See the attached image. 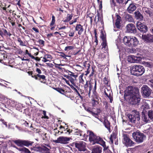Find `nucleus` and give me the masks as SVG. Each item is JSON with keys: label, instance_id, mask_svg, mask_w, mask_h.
I'll return each mask as SVG.
<instances>
[{"label": "nucleus", "instance_id": "obj_20", "mask_svg": "<svg viewBox=\"0 0 153 153\" xmlns=\"http://www.w3.org/2000/svg\"><path fill=\"white\" fill-rule=\"evenodd\" d=\"M12 34L9 31H8L6 29L0 28V38L1 37H3L4 36L10 37Z\"/></svg>", "mask_w": 153, "mask_h": 153}, {"label": "nucleus", "instance_id": "obj_27", "mask_svg": "<svg viewBox=\"0 0 153 153\" xmlns=\"http://www.w3.org/2000/svg\"><path fill=\"white\" fill-rule=\"evenodd\" d=\"M111 91L110 90H108L107 88H105L104 89V93L106 96L108 97L110 101V102L112 103L113 100V97L111 96Z\"/></svg>", "mask_w": 153, "mask_h": 153}, {"label": "nucleus", "instance_id": "obj_36", "mask_svg": "<svg viewBox=\"0 0 153 153\" xmlns=\"http://www.w3.org/2000/svg\"><path fill=\"white\" fill-rule=\"evenodd\" d=\"M92 132V131L90 130H88L87 132L84 134H82L83 137L84 139H87V138L89 137V138L90 137V134H91Z\"/></svg>", "mask_w": 153, "mask_h": 153}, {"label": "nucleus", "instance_id": "obj_37", "mask_svg": "<svg viewBox=\"0 0 153 153\" xmlns=\"http://www.w3.org/2000/svg\"><path fill=\"white\" fill-rule=\"evenodd\" d=\"M8 21L10 23L13 27H14L16 25V19H14L13 17H9L8 18Z\"/></svg>", "mask_w": 153, "mask_h": 153}, {"label": "nucleus", "instance_id": "obj_26", "mask_svg": "<svg viewBox=\"0 0 153 153\" xmlns=\"http://www.w3.org/2000/svg\"><path fill=\"white\" fill-rule=\"evenodd\" d=\"M102 147L99 146H94L92 148L91 153H102Z\"/></svg>", "mask_w": 153, "mask_h": 153}, {"label": "nucleus", "instance_id": "obj_12", "mask_svg": "<svg viewBox=\"0 0 153 153\" xmlns=\"http://www.w3.org/2000/svg\"><path fill=\"white\" fill-rule=\"evenodd\" d=\"M45 146L43 145L41 146L37 147L36 149L40 152L42 153H52L51 152V146L48 144H45Z\"/></svg>", "mask_w": 153, "mask_h": 153}, {"label": "nucleus", "instance_id": "obj_17", "mask_svg": "<svg viewBox=\"0 0 153 153\" xmlns=\"http://www.w3.org/2000/svg\"><path fill=\"white\" fill-rule=\"evenodd\" d=\"M136 27L138 30L141 32L146 33L148 31V28L147 26L140 22H137Z\"/></svg>", "mask_w": 153, "mask_h": 153}, {"label": "nucleus", "instance_id": "obj_40", "mask_svg": "<svg viewBox=\"0 0 153 153\" xmlns=\"http://www.w3.org/2000/svg\"><path fill=\"white\" fill-rule=\"evenodd\" d=\"M73 15L72 14H68L67 15V16L66 18V19L63 20V21L64 22H68L71 20L73 17Z\"/></svg>", "mask_w": 153, "mask_h": 153}, {"label": "nucleus", "instance_id": "obj_57", "mask_svg": "<svg viewBox=\"0 0 153 153\" xmlns=\"http://www.w3.org/2000/svg\"><path fill=\"white\" fill-rule=\"evenodd\" d=\"M74 48V46H68L66 47L64 49L65 51H68L70 50H72Z\"/></svg>", "mask_w": 153, "mask_h": 153}, {"label": "nucleus", "instance_id": "obj_48", "mask_svg": "<svg viewBox=\"0 0 153 153\" xmlns=\"http://www.w3.org/2000/svg\"><path fill=\"white\" fill-rule=\"evenodd\" d=\"M84 76L83 74H81L79 76V83H82L83 84H84V83L85 82L83 79V77Z\"/></svg>", "mask_w": 153, "mask_h": 153}, {"label": "nucleus", "instance_id": "obj_23", "mask_svg": "<svg viewBox=\"0 0 153 153\" xmlns=\"http://www.w3.org/2000/svg\"><path fill=\"white\" fill-rule=\"evenodd\" d=\"M136 4L132 2L130 4L127 8V10L128 13H131L136 10Z\"/></svg>", "mask_w": 153, "mask_h": 153}, {"label": "nucleus", "instance_id": "obj_33", "mask_svg": "<svg viewBox=\"0 0 153 153\" xmlns=\"http://www.w3.org/2000/svg\"><path fill=\"white\" fill-rule=\"evenodd\" d=\"M94 109H93V113L92 115L95 117L97 118L99 114L101 113V111L100 109L99 108H97L96 111H94Z\"/></svg>", "mask_w": 153, "mask_h": 153}, {"label": "nucleus", "instance_id": "obj_51", "mask_svg": "<svg viewBox=\"0 0 153 153\" xmlns=\"http://www.w3.org/2000/svg\"><path fill=\"white\" fill-rule=\"evenodd\" d=\"M94 16V15L93 14L89 13L88 15H87L86 17L87 18H89L90 20L91 24H92L93 22V19L92 17Z\"/></svg>", "mask_w": 153, "mask_h": 153}, {"label": "nucleus", "instance_id": "obj_61", "mask_svg": "<svg viewBox=\"0 0 153 153\" xmlns=\"http://www.w3.org/2000/svg\"><path fill=\"white\" fill-rule=\"evenodd\" d=\"M17 41L19 43L20 45L23 46H25V45H24V42L22 41L21 39L19 37H18L17 38Z\"/></svg>", "mask_w": 153, "mask_h": 153}, {"label": "nucleus", "instance_id": "obj_21", "mask_svg": "<svg viewBox=\"0 0 153 153\" xmlns=\"http://www.w3.org/2000/svg\"><path fill=\"white\" fill-rule=\"evenodd\" d=\"M141 122L142 123L146 124L150 121L147 113L143 111L141 115Z\"/></svg>", "mask_w": 153, "mask_h": 153}, {"label": "nucleus", "instance_id": "obj_45", "mask_svg": "<svg viewBox=\"0 0 153 153\" xmlns=\"http://www.w3.org/2000/svg\"><path fill=\"white\" fill-rule=\"evenodd\" d=\"M74 134L75 135H79V136H81L82 135L83 132V131L80 130L76 129L75 130Z\"/></svg>", "mask_w": 153, "mask_h": 153}, {"label": "nucleus", "instance_id": "obj_29", "mask_svg": "<svg viewBox=\"0 0 153 153\" xmlns=\"http://www.w3.org/2000/svg\"><path fill=\"white\" fill-rule=\"evenodd\" d=\"M135 18L137 19L143 20V16L141 13L139 11L137 10L134 13Z\"/></svg>", "mask_w": 153, "mask_h": 153}, {"label": "nucleus", "instance_id": "obj_5", "mask_svg": "<svg viewBox=\"0 0 153 153\" xmlns=\"http://www.w3.org/2000/svg\"><path fill=\"white\" fill-rule=\"evenodd\" d=\"M145 71L144 67L141 65H135L132 66L131 70V73L132 75L137 76L142 75Z\"/></svg>", "mask_w": 153, "mask_h": 153}, {"label": "nucleus", "instance_id": "obj_32", "mask_svg": "<svg viewBox=\"0 0 153 153\" xmlns=\"http://www.w3.org/2000/svg\"><path fill=\"white\" fill-rule=\"evenodd\" d=\"M9 59H11L10 58H7V56L4 58L2 63H3L5 65H8L13 67V65H11V63L10 62V60Z\"/></svg>", "mask_w": 153, "mask_h": 153}, {"label": "nucleus", "instance_id": "obj_53", "mask_svg": "<svg viewBox=\"0 0 153 153\" xmlns=\"http://www.w3.org/2000/svg\"><path fill=\"white\" fill-rule=\"evenodd\" d=\"M55 17L53 15L52 16V21L50 24V26H52L55 24Z\"/></svg>", "mask_w": 153, "mask_h": 153}, {"label": "nucleus", "instance_id": "obj_18", "mask_svg": "<svg viewBox=\"0 0 153 153\" xmlns=\"http://www.w3.org/2000/svg\"><path fill=\"white\" fill-rule=\"evenodd\" d=\"M151 32L153 34V29H151ZM142 37L143 40L147 42H153V35L150 34H143Z\"/></svg>", "mask_w": 153, "mask_h": 153}, {"label": "nucleus", "instance_id": "obj_55", "mask_svg": "<svg viewBox=\"0 0 153 153\" xmlns=\"http://www.w3.org/2000/svg\"><path fill=\"white\" fill-rule=\"evenodd\" d=\"M99 99H92V105L93 106H95L96 105L98 104Z\"/></svg>", "mask_w": 153, "mask_h": 153}, {"label": "nucleus", "instance_id": "obj_46", "mask_svg": "<svg viewBox=\"0 0 153 153\" xmlns=\"http://www.w3.org/2000/svg\"><path fill=\"white\" fill-rule=\"evenodd\" d=\"M147 114L150 120H153V111L152 110H149Z\"/></svg>", "mask_w": 153, "mask_h": 153}, {"label": "nucleus", "instance_id": "obj_63", "mask_svg": "<svg viewBox=\"0 0 153 153\" xmlns=\"http://www.w3.org/2000/svg\"><path fill=\"white\" fill-rule=\"evenodd\" d=\"M60 54V56L64 58H66V57L69 56H68L65 55L64 53L62 52H60L59 53Z\"/></svg>", "mask_w": 153, "mask_h": 153}, {"label": "nucleus", "instance_id": "obj_31", "mask_svg": "<svg viewBox=\"0 0 153 153\" xmlns=\"http://www.w3.org/2000/svg\"><path fill=\"white\" fill-rule=\"evenodd\" d=\"M104 124L106 128L110 132L111 130V123L107 119H105L104 121Z\"/></svg>", "mask_w": 153, "mask_h": 153}, {"label": "nucleus", "instance_id": "obj_44", "mask_svg": "<svg viewBox=\"0 0 153 153\" xmlns=\"http://www.w3.org/2000/svg\"><path fill=\"white\" fill-rule=\"evenodd\" d=\"M116 135L115 133H112V134L111 135L110 137V140L111 143H113V140L116 139Z\"/></svg>", "mask_w": 153, "mask_h": 153}, {"label": "nucleus", "instance_id": "obj_35", "mask_svg": "<svg viewBox=\"0 0 153 153\" xmlns=\"http://www.w3.org/2000/svg\"><path fill=\"white\" fill-rule=\"evenodd\" d=\"M100 37L102 41L107 40L105 33L103 31L102 29L101 31Z\"/></svg>", "mask_w": 153, "mask_h": 153}, {"label": "nucleus", "instance_id": "obj_11", "mask_svg": "<svg viewBox=\"0 0 153 153\" xmlns=\"http://www.w3.org/2000/svg\"><path fill=\"white\" fill-rule=\"evenodd\" d=\"M64 76L68 79L72 84H75V82L76 80V77L78 76V74H75V73L69 71L68 75H65Z\"/></svg>", "mask_w": 153, "mask_h": 153}, {"label": "nucleus", "instance_id": "obj_3", "mask_svg": "<svg viewBox=\"0 0 153 153\" xmlns=\"http://www.w3.org/2000/svg\"><path fill=\"white\" fill-rule=\"evenodd\" d=\"M132 111L134 114V115L128 114L127 115L129 121L132 123L140 124V118L139 112L136 110H133Z\"/></svg>", "mask_w": 153, "mask_h": 153}, {"label": "nucleus", "instance_id": "obj_56", "mask_svg": "<svg viewBox=\"0 0 153 153\" xmlns=\"http://www.w3.org/2000/svg\"><path fill=\"white\" fill-rule=\"evenodd\" d=\"M150 79L149 80V82L150 83L151 87L153 88V74H151Z\"/></svg>", "mask_w": 153, "mask_h": 153}, {"label": "nucleus", "instance_id": "obj_28", "mask_svg": "<svg viewBox=\"0 0 153 153\" xmlns=\"http://www.w3.org/2000/svg\"><path fill=\"white\" fill-rule=\"evenodd\" d=\"M97 88V81H95V84L93 91V98L92 99H99V98L98 94L96 92V90Z\"/></svg>", "mask_w": 153, "mask_h": 153}, {"label": "nucleus", "instance_id": "obj_7", "mask_svg": "<svg viewBox=\"0 0 153 153\" xmlns=\"http://www.w3.org/2000/svg\"><path fill=\"white\" fill-rule=\"evenodd\" d=\"M83 65L86 68L87 67V71H86V73L85 74L87 75L88 74H89L91 71V74L90 75V76H95L97 74V72L96 71L97 68L96 66L93 65L90 67V65L89 63H87L86 62H83Z\"/></svg>", "mask_w": 153, "mask_h": 153}, {"label": "nucleus", "instance_id": "obj_34", "mask_svg": "<svg viewBox=\"0 0 153 153\" xmlns=\"http://www.w3.org/2000/svg\"><path fill=\"white\" fill-rule=\"evenodd\" d=\"M103 145H102L101 146L103 148V150L104 152L105 153H111V151L108 149L109 146H106L105 142V141L104 143H103Z\"/></svg>", "mask_w": 153, "mask_h": 153}, {"label": "nucleus", "instance_id": "obj_64", "mask_svg": "<svg viewBox=\"0 0 153 153\" xmlns=\"http://www.w3.org/2000/svg\"><path fill=\"white\" fill-rule=\"evenodd\" d=\"M37 42L39 43V44L42 45V46H44V45L45 41L42 39H39L38 41Z\"/></svg>", "mask_w": 153, "mask_h": 153}, {"label": "nucleus", "instance_id": "obj_47", "mask_svg": "<svg viewBox=\"0 0 153 153\" xmlns=\"http://www.w3.org/2000/svg\"><path fill=\"white\" fill-rule=\"evenodd\" d=\"M134 63H139L141 61V58L134 56Z\"/></svg>", "mask_w": 153, "mask_h": 153}, {"label": "nucleus", "instance_id": "obj_16", "mask_svg": "<svg viewBox=\"0 0 153 153\" xmlns=\"http://www.w3.org/2000/svg\"><path fill=\"white\" fill-rule=\"evenodd\" d=\"M70 140L69 137L63 136L59 137L56 140H54L53 142L56 143L66 144L68 143V142Z\"/></svg>", "mask_w": 153, "mask_h": 153}, {"label": "nucleus", "instance_id": "obj_4", "mask_svg": "<svg viewBox=\"0 0 153 153\" xmlns=\"http://www.w3.org/2000/svg\"><path fill=\"white\" fill-rule=\"evenodd\" d=\"M89 138V140L90 142L93 145L95 144H98L101 145H103V143H104L105 141L100 136H97L92 131L91 134Z\"/></svg>", "mask_w": 153, "mask_h": 153}, {"label": "nucleus", "instance_id": "obj_62", "mask_svg": "<svg viewBox=\"0 0 153 153\" xmlns=\"http://www.w3.org/2000/svg\"><path fill=\"white\" fill-rule=\"evenodd\" d=\"M88 81L86 80L85 82L84 83V88L86 90L88 91Z\"/></svg>", "mask_w": 153, "mask_h": 153}, {"label": "nucleus", "instance_id": "obj_2", "mask_svg": "<svg viewBox=\"0 0 153 153\" xmlns=\"http://www.w3.org/2000/svg\"><path fill=\"white\" fill-rule=\"evenodd\" d=\"M123 42L125 45L130 47L136 46L139 43L137 39L134 36H125Z\"/></svg>", "mask_w": 153, "mask_h": 153}, {"label": "nucleus", "instance_id": "obj_52", "mask_svg": "<svg viewBox=\"0 0 153 153\" xmlns=\"http://www.w3.org/2000/svg\"><path fill=\"white\" fill-rule=\"evenodd\" d=\"M144 65L146 67H148L149 68H151L153 66L152 65L151 62H145L144 64Z\"/></svg>", "mask_w": 153, "mask_h": 153}, {"label": "nucleus", "instance_id": "obj_8", "mask_svg": "<svg viewBox=\"0 0 153 153\" xmlns=\"http://www.w3.org/2000/svg\"><path fill=\"white\" fill-rule=\"evenodd\" d=\"M132 136L135 141L138 143L143 142L144 138L146 137L144 134L140 131L134 132L132 133Z\"/></svg>", "mask_w": 153, "mask_h": 153}, {"label": "nucleus", "instance_id": "obj_43", "mask_svg": "<svg viewBox=\"0 0 153 153\" xmlns=\"http://www.w3.org/2000/svg\"><path fill=\"white\" fill-rule=\"evenodd\" d=\"M101 45L102 46V49H107L108 48L107 43V40L102 41V42Z\"/></svg>", "mask_w": 153, "mask_h": 153}, {"label": "nucleus", "instance_id": "obj_24", "mask_svg": "<svg viewBox=\"0 0 153 153\" xmlns=\"http://www.w3.org/2000/svg\"><path fill=\"white\" fill-rule=\"evenodd\" d=\"M32 77L36 80H39L41 82L45 83V82H43L44 80H46V77L44 75H41L40 74H37L36 75H34L33 76H32Z\"/></svg>", "mask_w": 153, "mask_h": 153}, {"label": "nucleus", "instance_id": "obj_42", "mask_svg": "<svg viewBox=\"0 0 153 153\" xmlns=\"http://www.w3.org/2000/svg\"><path fill=\"white\" fill-rule=\"evenodd\" d=\"M7 55L4 53L0 52V62L2 63L3 60L7 56Z\"/></svg>", "mask_w": 153, "mask_h": 153}, {"label": "nucleus", "instance_id": "obj_15", "mask_svg": "<svg viewBox=\"0 0 153 153\" xmlns=\"http://www.w3.org/2000/svg\"><path fill=\"white\" fill-rule=\"evenodd\" d=\"M75 147L80 152L85 151L86 150L85 143L83 141H79L74 143Z\"/></svg>", "mask_w": 153, "mask_h": 153}, {"label": "nucleus", "instance_id": "obj_39", "mask_svg": "<svg viewBox=\"0 0 153 153\" xmlns=\"http://www.w3.org/2000/svg\"><path fill=\"white\" fill-rule=\"evenodd\" d=\"M18 149L19 151L23 152L24 153H31L30 151L28 149L25 147L19 148Z\"/></svg>", "mask_w": 153, "mask_h": 153}, {"label": "nucleus", "instance_id": "obj_59", "mask_svg": "<svg viewBox=\"0 0 153 153\" xmlns=\"http://www.w3.org/2000/svg\"><path fill=\"white\" fill-rule=\"evenodd\" d=\"M97 1L99 5V9L100 10L102 8V0H97Z\"/></svg>", "mask_w": 153, "mask_h": 153}, {"label": "nucleus", "instance_id": "obj_60", "mask_svg": "<svg viewBox=\"0 0 153 153\" xmlns=\"http://www.w3.org/2000/svg\"><path fill=\"white\" fill-rule=\"evenodd\" d=\"M98 16V22H100L101 24L103 23V18L101 17L100 16V14L99 13H97Z\"/></svg>", "mask_w": 153, "mask_h": 153}, {"label": "nucleus", "instance_id": "obj_38", "mask_svg": "<svg viewBox=\"0 0 153 153\" xmlns=\"http://www.w3.org/2000/svg\"><path fill=\"white\" fill-rule=\"evenodd\" d=\"M125 19L126 21H128L129 22H133L134 21V19L132 16L129 14H127L126 15L125 17Z\"/></svg>", "mask_w": 153, "mask_h": 153}, {"label": "nucleus", "instance_id": "obj_54", "mask_svg": "<svg viewBox=\"0 0 153 153\" xmlns=\"http://www.w3.org/2000/svg\"><path fill=\"white\" fill-rule=\"evenodd\" d=\"M103 82L107 86H109V80H108V77H105L103 79Z\"/></svg>", "mask_w": 153, "mask_h": 153}, {"label": "nucleus", "instance_id": "obj_6", "mask_svg": "<svg viewBox=\"0 0 153 153\" xmlns=\"http://www.w3.org/2000/svg\"><path fill=\"white\" fill-rule=\"evenodd\" d=\"M67 89H65L60 88H56L55 89L60 94H63L65 96L70 98L71 99L73 100L74 98L73 95V93L71 91V89L69 87H67Z\"/></svg>", "mask_w": 153, "mask_h": 153}, {"label": "nucleus", "instance_id": "obj_25", "mask_svg": "<svg viewBox=\"0 0 153 153\" xmlns=\"http://www.w3.org/2000/svg\"><path fill=\"white\" fill-rule=\"evenodd\" d=\"M116 22L115 23V25L117 28L120 29L121 27L120 22L122 20L120 16L117 13L116 14Z\"/></svg>", "mask_w": 153, "mask_h": 153}, {"label": "nucleus", "instance_id": "obj_9", "mask_svg": "<svg viewBox=\"0 0 153 153\" xmlns=\"http://www.w3.org/2000/svg\"><path fill=\"white\" fill-rule=\"evenodd\" d=\"M13 142L19 146L23 147L24 146L27 147L32 146L34 143L33 141H31L27 140H22L18 139L13 140Z\"/></svg>", "mask_w": 153, "mask_h": 153}, {"label": "nucleus", "instance_id": "obj_14", "mask_svg": "<svg viewBox=\"0 0 153 153\" xmlns=\"http://www.w3.org/2000/svg\"><path fill=\"white\" fill-rule=\"evenodd\" d=\"M123 142L127 146H131L133 145L134 143L131 140L129 136L127 134H123Z\"/></svg>", "mask_w": 153, "mask_h": 153}, {"label": "nucleus", "instance_id": "obj_41", "mask_svg": "<svg viewBox=\"0 0 153 153\" xmlns=\"http://www.w3.org/2000/svg\"><path fill=\"white\" fill-rule=\"evenodd\" d=\"M145 10V12L149 14L150 16H153V11L151 9L147 8Z\"/></svg>", "mask_w": 153, "mask_h": 153}, {"label": "nucleus", "instance_id": "obj_10", "mask_svg": "<svg viewBox=\"0 0 153 153\" xmlns=\"http://www.w3.org/2000/svg\"><path fill=\"white\" fill-rule=\"evenodd\" d=\"M137 89L139 90V89L136 88L132 86H128V87L126 88V89L125 91V93L124 95V98L125 100L128 99V97L131 96V95L134 94H135V91Z\"/></svg>", "mask_w": 153, "mask_h": 153}, {"label": "nucleus", "instance_id": "obj_58", "mask_svg": "<svg viewBox=\"0 0 153 153\" xmlns=\"http://www.w3.org/2000/svg\"><path fill=\"white\" fill-rule=\"evenodd\" d=\"M43 115L42 117V118H45L46 119H48L49 118L48 116L46 115V111L44 110L43 111Z\"/></svg>", "mask_w": 153, "mask_h": 153}, {"label": "nucleus", "instance_id": "obj_13", "mask_svg": "<svg viewBox=\"0 0 153 153\" xmlns=\"http://www.w3.org/2000/svg\"><path fill=\"white\" fill-rule=\"evenodd\" d=\"M152 90L147 85H144L141 88V92L145 96L149 97L151 94Z\"/></svg>", "mask_w": 153, "mask_h": 153}, {"label": "nucleus", "instance_id": "obj_50", "mask_svg": "<svg viewBox=\"0 0 153 153\" xmlns=\"http://www.w3.org/2000/svg\"><path fill=\"white\" fill-rule=\"evenodd\" d=\"M95 81H94V83L92 82H89V93L88 94L89 95L90 93V92L92 89L93 87V86H94V85L95 84Z\"/></svg>", "mask_w": 153, "mask_h": 153}, {"label": "nucleus", "instance_id": "obj_30", "mask_svg": "<svg viewBox=\"0 0 153 153\" xmlns=\"http://www.w3.org/2000/svg\"><path fill=\"white\" fill-rule=\"evenodd\" d=\"M82 106L84 107V109L87 111L91 114L93 113V108H91V107L88 106L86 103H84L82 104Z\"/></svg>", "mask_w": 153, "mask_h": 153}, {"label": "nucleus", "instance_id": "obj_19", "mask_svg": "<svg viewBox=\"0 0 153 153\" xmlns=\"http://www.w3.org/2000/svg\"><path fill=\"white\" fill-rule=\"evenodd\" d=\"M126 28L127 32L128 33H137V29L135 25L133 24L130 23L128 24Z\"/></svg>", "mask_w": 153, "mask_h": 153}, {"label": "nucleus", "instance_id": "obj_22", "mask_svg": "<svg viewBox=\"0 0 153 153\" xmlns=\"http://www.w3.org/2000/svg\"><path fill=\"white\" fill-rule=\"evenodd\" d=\"M75 28V31L77 32L78 34L79 35H81L84 31L83 26L80 24H77Z\"/></svg>", "mask_w": 153, "mask_h": 153}, {"label": "nucleus", "instance_id": "obj_49", "mask_svg": "<svg viewBox=\"0 0 153 153\" xmlns=\"http://www.w3.org/2000/svg\"><path fill=\"white\" fill-rule=\"evenodd\" d=\"M134 56L130 55L128 56L127 60L129 62L134 63Z\"/></svg>", "mask_w": 153, "mask_h": 153}, {"label": "nucleus", "instance_id": "obj_1", "mask_svg": "<svg viewBox=\"0 0 153 153\" xmlns=\"http://www.w3.org/2000/svg\"><path fill=\"white\" fill-rule=\"evenodd\" d=\"M135 91V94L131 95L126 100L128 101V102L132 105H139L140 100V95L139 91L136 89Z\"/></svg>", "mask_w": 153, "mask_h": 153}]
</instances>
